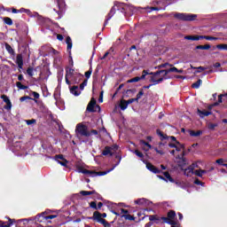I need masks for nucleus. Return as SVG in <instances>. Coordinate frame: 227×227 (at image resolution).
<instances>
[{
    "mask_svg": "<svg viewBox=\"0 0 227 227\" xmlns=\"http://www.w3.org/2000/svg\"><path fill=\"white\" fill-rule=\"evenodd\" d=\"M143 95H145V90L143 89H140V90L137 94L136 98H130L129 100H126V102H128V106H129V104H134V102H139V99H141Z\"/></svg>",
    "mask_w": 227,
    "mask_h": 227,
    "instance_id": "nucleus-11",
    "label": "nucleus"
},
{
    "mask_svg": "<svg viewBox=\"0 0 227 227\" xmlns=\"http://www.w3.org/2000/svg\"><path fill=\"white\" fill-rule=\"evenodd\" d=\"M55 1L59 8V11H57L59 19H61V17H63V13H65V10H67V4L65 3V0H55Z\"/></svg>",
    "mask_w": 227,
    "mask_h": 227,
    "instance_id": "nucleus-6",
    "label": "nucleus"
},
{
    "mask_svg": "<svg viewBox=\"0 0 227 227\" xmlns=\"http://www.w3.org/2000/svg\"><path fill=\"white\" fill-rule=\"evenodd\" d=\"M91 74H93V68L90 67V69L87 72H85L86 79H90V77H91Z\"/></svg>",
    "mask_w": 227,
    "mask_h": 227,
    "instance_id": "nucleus-46",
    "label": "nucleus"
},
{
    "mask_svg": "<svg viewBox=\"0 0 227 227\" xmlns=\"http://www.w3.org/2000/svg\"><path fill=\"white\" fill-rule=\"evenodd\" d=\"M134 153H135V155H137V157H139V159H144L145 158V154H143L141 153V151H139V150H135Z\"/></svg>",
    "mask_w": 227,
    "mask_h": 227,
    "instance_id": "nucleus-45",
    "label": "nucleus"
},
{
    "mask_svg": "<svg viewBox=\"0 0 227 227\" xmlns=\"http://www.w3.org/2000/svg\"><path fill=\"white\" fill-rule=\"evenodd\" d=\"M4 24H7V26H13V20H12V18H9V17L4 18Z\"/></svg>",
    "mask_w": 227,
    "mask_h": 227,
    "instance_id": "nucleus-37",
    "label": "nucleus"
},
{
    "mask_svg": "<svg viewBox=\"0 0 227 227\" xmlns=\"http://www.w3.org/2000/svg\"><path fill=\"white\" fill-rule=\"evenodd\" d=\"M202 40H209V41L214 40V41H215V40H219V38L210 36V35H202Z\"/></svg>",
    "mask_w": 227,
    "mask_h": 227,
    "instance_id": "nucleus-43",
    "label": "nucleus"
},
{
    "mask_svg": "<svg viewBox=\"0 0 227 227\" xmlns=\"http://www.w3.org/2000/svg\"><path fill=\"white\" fill-rule=\"evenodd\" d=\"M7 222L0 221V227H11L12 224H13V222L12 219L9 218V223L6 224Z\"/></svg>",
    "mask_w": 227,
    "mask_h": 227,
    "instance_id": "nucleus-32",
    "label": "nucleus"
},
{
    "mask_svg": "<svg viewBox=\"0 0 227 227\" xmlns=\"http://www.w3.org/2000/svg\"><path fill=\"white\" fill-rule=\"evenodd\" d=\"M75 74V70L72 67L66 68V75L67 77H73Z\"/></svg>",
    "mask_w": 227,
    "mask_h": 227,
    "instance_id": "nucleus-22",
    "label": "nucleus"
},
{
    "mask_svg": "<svg viewBox=\"0 0 227 227\" xmlns=\"http://www.w3.org/2000/svg\"><path fill=\"white\" fill-rule=\"evenodd\" d=\"M210 44H206V45H197L196 49L199 51H208L210 49Z\"/></svg>",
    "mask_w": 227,
    "mask_h": 227,
    "instance_id": "nucleus-31",
    "label": "nucleus"
},
{
    "mask_svg": "<svg viewBox=\"0 0 227 227\" xmlns=\"http://www.w3.org/2000/svg\"><path fill=\"white\" fill-rule=\"evenodd\" d=\"M114 7L117 8V10H121L122 12H126L127 8H129V10H133L134 8V6L121 2H115Z\"/></svg>",
    "mask_w": 227,
    "mask_h": 227,
    "instance_id": "nucleus-9",
    "label": "nucleus"
},
{
    "mask_svg": "<svg viewBox=\"0 0 227 227\" xmlns=\"http://www.w3.org/2000/svg\"><path fill=\"white\" fill-rule=\"evenodd\" d=\"M114 13H116V8L112 7L109 13L106 15V19L105 20L104 26H107V24H109V21L111 20V19H113V17L114 16Z\"/></svg>",
    "mask_w": 227,
    "mask_h": 227,
    "instance_id": "nucleus-13",
    "label": "nucleus"
},
{
    "mask_svg": "<svg viewBox=\"0 0 227 227\" xmlns=\"http://www.w3.org/2000/svg\"><path fill=\"white\" fill-rule=\"evenodd\" d=\"M184 40H192V41H194V35H186V36H184Z\"/></svg>",
    "mask_w": 227,
    "mask_h": 227,
    "instance_id": "nucleus-64",
    "label": "nucleus"
},
{
    "mask_svg": "<svg viewBox=\"0 0 227 227\" xmlns=\"http://www.w3.org/2000/svg\"><path fill=\"white\" fill-rule=\"evenodd\" d=\"M149 221L155 223L156 224H164V220L162 219V216H159V215H149Z\"/></svg>",
    "mask_w": 227,
    "mask_h": 227,
    "instance_id": "nucleus-12",
    "label": "nucleus"
},
{
    "mask_svg": "<svg viewBox=\"0 0 227 227\" xmlns=\"http://www.w3.org/2000/svg\"><path fill=\"white\" fill-rule=\"evenodd\" d=\"M119 107L121 109V111H125V109H127V107H129V103L127 102V100L122 99V100H121Z\"/></svg>",
    "mask_w": 227,
    "mask_h": 227,
    "instance_id": "nucleus-25",
    "label": "nucleus"
},
{
    "mask_svg": "<svg viewBox=\"0 0 227 227\" xmlns=\"http://www.w3.org/2000/svg\"><path fill=\"white\" fill-rule=\"evenodd\" d=\"M140 145H143L144 146L147 147L146 149H145V152H148L149 150H152V145H150V143H148L145 140H140Z\"/></svg>",
    "mask_w": 227,
    "mask_h": 227,
    "instance_id": "nucleus-29",
    "label": "nucleus"
},
{
    "mask_svg": "<svg viewBox=\"0 0 227 227\" xmlns=\"http://www.w3.org/2000/svg\"><path fill=\"white\" fill-rule=\"evenodd\" d=\"M90 219H92L93 221H97L98 223H99L100 220L102 219V213H100L98 211H95L93 213V216L90 217Z\"/></svg>",
    "mask_w": 227,
    "mask_h": 227,
    "instance_id": "nucleus-19",
    "label": "nucleus"
},
{
    "mask_svg": "<svg viewBox=\"0 0 227 227\" xmlns=\"http://www.w3.org/2000/svg\"><path fill=\"white\" fill-rule=\"evenodd\" d=\"M32 95H33L34 98H35L36 100L38 98H40V94L38 92L33 91Z\"/></svg>",
    "mask_w": 227,
    "mask_h": 227,
    "instance_id": "nucleus-62",
    "label": "nucleus"
},
{
    "mask_svg": "<svg viewBox=\"0 0 227 227\" xmlns=\"http://www.w3.org/2000/svg\"><path fill=\"white\" fill-rule=\"evenodd\" d=\"M26 100H35V102H37L36 99H35L29 96H24L20 98V102H24Z\"/></svg>",
    "mask_w": 227,
    "mask_h": 227,
    "instance_id": "nucleus-39",
    "label": "nucleus"
},
{
    "mask_svg": "<svg viewBox=\"0 0 227 227\" xmlns=\"http://www.w3.org/2000/svg\"><path fill=\"white\" fill-rule=\"evenodd\" d=\"M90 208H94V210H97V201H91L90 203Z\"/></svg>",
    "mask_w": 227,
    "mask_h": 227,
    "instance_id": "nucleus-54",
    "label": "nucleus"
},
{
    "mask_svg": "<svg viewBox=\"0 0 227 227\" xmlns=\"http://www.w3.org/2000/svg\"><path fill=\"white\" fill-rule=\"evenodd\" d=\"M92 196L95 200H102V195H100L98 192H97V191H95V192L92 194Z\"/></svg>",
    "mask_w": 227,
    "mask_h": 227,
    "instance_id": "nucleus-49",
    "label": "nucleus"
},
{
    "mask_svg": "<svg viewBox=\"0 0 227 227\" xmlns=\"http://www.w3.org/2000/svg\"><path fill=\"white\" fill-rule=\"evenodd\" d=\"M223 97H227V93H225V94H220V95L218 96V101H219L220 104L223 102Z\"/></svg>",
    "mask_w": 227,
    "mask_h": 227,
    "instance_id": "nucleus-61",
    "label": "nucleus"
},
{
    "mask_svg": "<svg viewBox=\"0 0 227 227\" xmlns=\"http://www.w3.org/2000/svg\"><path fill=\"white\" fill-rule=\"evenodd\" d=\"M74 84H79L82 79H84V75L80 73H75V74L72 77Z\"/></svg>",
    "mask_w": 227,
    "mask_h": 227,
    "instance_id": "nucleus-16",
    "label": "nucleus"
},
{
    "mask_svg": "<svg viewBox=\"0 0 227 227\" xmlns=\"http://www.w3.org/2000/svg\"><path fill=\"white\" fill-rule=\"evenodd\" d=\"M72 51H69V65H71V67H74V59H72Z\"/></svg>",
    "mask_w": 227,
    "mask_h": 227,
    "instance_id": "nucleus-56",
    "label": "nucleus"
},
{
    "mask_svg": "<svg viewBox=\"0 0 227 227\" xmlns=\"http://www.w3.org/2000/svg\"><path fill=\"white\" fill-rule=\"evenodd\" d=\"M145 203H146V199L145 198L135 200L136 205H145Z\"/></svg>",
    "mask_w": 227,
    "mask_h": 227,
    "instance_id": "nucleus-40",
    "label": "nucleus"
},
{
    "mask_svg": "<svg viewBox=\"0 0 227 227\" xmlns=\"http://www.w3.org/2000/svg\"><path fill=\"white\" fill-rule=\"evenodd\" d=\"M175 217H176V212H175V210H169L167 213V216H162V220L166 224H175V223H176Z\"/></svg>",
    "mask_w": 227,
    "mask_h": 227,
    "instance_id": "nucleus-4",
    "label": "nucleus"
},
{
    "mask_svg": "<svg viewBox=\"0 0 227 227\" xmlns=\"http://www.w3.org/2000/svg\"><path fill=\"white\" fill-rule=\"evenodd\" d=\"M34 123H36V120H35V119L27 121V125H33Z\"/></svg>",
    "mask_w": 227,
    "mask_h": 227,
    "instance_id": "nucleus-59",
    "label": "nucleus"
},
{
    "mask_svg": "<svg viewBox=\"0 0 227 227\" xmlns=\"http://www.w3.org/2000/svg\"><path fill=\"white\" fill-rule=\"evenodd\" d=\"M97 109L100 113V106L97 105V100L92 98L87 106L86 111L89 113H97Z\"/></svg>",
    "mask_w": 227,
    "mask_h": 227,
    "instance_id": "nucleus-5",
    "label": "nucleus"
},
{
    "mask_svg": "<svg viewBox=\"0 0 227 227\" xmlns=\"http://www.w3.org/2000/svg\"><path fill=\"white\" fill-rule=\"evenodd\" d=\"M0 98H2V100L6 103V105L4 106V109H5V111H12V105L10 98L4 94L0 97Z\"/></svg>",
    "mask_w": 227,
    "mask_h": 227,
    "instance_id": "nucleus-10",
    "label": "nucleus"
},
{
    "mask_svg": "<svg viewBox=\"0 0 227 227\" xmlns=\"http://www.w3.org/2000/svg\"><path fill=\"white\" fill-rule=\"evenodd\" d=\"M139 81H141V78L139 76H136L134 78H131L129 80H128V83H130V82H139Z\"/></svg>",
    "mask_w": 227,
    "mask_h": 227,
    "instance_id": "nucleus-44",
    "label": "nucleus"
},
{
    "mask_svg": "<svg viewBox=\"0 0 227 227\" xmlns=\"http://www.w3.org/2000/svg\"><path fill=\"white\" fill-rule=\"evenodd\" d=\"M215 127H217V124L209 123L207 125V128L209 129V130H214L215 129Z\"/></svg>",
    "mask_w": 227,
    "mask_h": 227,
    "instance_id": "nucleus-55",
    "label": "nucleus"
},
{
    "mask_svg": "<svg viewBox=\"0 0 227 227\" xmlns=\"http://www.w3.org/2000/svg\"><path fill=\"white\" fill-rule=\"evenodd\" d=\"M75 134L82 137H90L91 136H98V130L91 129L88 130V126L82 123H78L75 128Z\"/></svg>",
    "mask_w": 227,
    "mask_h": 227,
    "instance_id": "nucleus-1",
    "label": "nucleus"
},
{
    "mask_svg": "<svg viewBox=\"0 0 227 227\" xmlns=\"http://www.w3.org/2000/svg\"><path fill=\"white\" fill-rule=\"evenodd\" d=\"M202 134H203V131H201V130H197V131L191 130L190 131V136H192V137H200V136Z\"/></svg>",
    "mask_w": 227,
    "mask_h": 227,
    "instance_id": "nucleus-28",
    "label": "nucleus"
},
{
    "mask_svg": "<svg viewBox=\"0 0 227 227\" xmlns=\"http://www.w3.org/2000/svg\"><path fill=\"white\" fill-rule=\"evenodd\" d=\"M177 160V165L179 168H184V166H187V159L185 158V151H183L180 155L176 157Z\"/></svg>",
    "mask_w": 227,
    "mask_h": 227,
    "instance_id": "nucleus-8",
    "label": "nucleus"
},
{
    "mask_svg": "<svg viewBox=\"0 0 227 227\" xmlns=\"http://www.w3.org/2000/svg\"><path fill=\"white\" fill-rule=\"evenodd\" d=\"M102 155H104L105 157H107V155H110V157H113L114 153H112L110 146H106L105 150L102 152Z\"/></svg>",
    "mask_w": 227,
    "mask_h": 227,
    "instance_id": "nucleus-21",
    "label": "nucleus"
},
{
    "mask_svg": "<svg viewBox=\"0 0 227 227\" xmlns=\"http://www.w3.org/2000/svg\"><path fill=\"white\" fill-rule=\"evenodd\" d=\"M16 86L19 88V90H27L28 88L27 85H23L20 82H17Z\"/></svg>",
    "mask_w": 227,
    "mask_h": 227,
    "instance_id": "nucleus-41",
    "label": "nucleus"
},
{
    "mask_svg": "<svg viewBox=\"0 0 227 227\" xmlns=\"http://www.w3.org/2000/svg\"><path fill=\"white\" fill-rule=\"evenodd\" d=\"M177 72H178V68L172 66V67H170L169 68L167 69L166 74L177 73Z\"/></svg>",
    "mask_w": 227,
    "mask_h": 227,
    "instance_id": "nucleus-38",
    "label": "nucleus"
},
{
    "mask_svg": "<svg viewBox=\"0 0 227 227\" xmlns=\"http://www.w3.org/2000/svg\"><path fill=\"white\" fill-rule=\"evenodd\" d=\"M197 114L200 116V118H205V116H210L212 113L210 111L200 110V108H198Z\"/></svg>",
    "mask_w": 227,
    "mask_h": 227,
    "instance_id": "nucleus-18",
    "label": "nucleus"
},
{
    "mask_svg": "<svg viewBox=\"0 0 227 227\" xmlns=\"http://www.w3.org/2000/svg\"><path fill=\"white\" fill-rule=\"evenodd\" d=\"M88 84V80H84L81 84H80V90L82 91L84 90V87L87 86Z\"/></svg>",
    "mask_w": 227,
    "mask_h": 227,
    "instance_id": "nucleus-50",
    "label": "nucleus"
},
{
    "mask_svg": "<svg viewBox=\"0 0 227 227\" xmlns=\"http://www.w3.org/2000/svg\"><path fill=\"white\" fill-rule=\"evenodd\" d=\"M216 164H219V166H223L224 164V160L223 158H220L215 160Z\"/></svg>",
    "mask_w": 227,
    "mask_h": 227,
    "instance_id": "nucleus-53",
    "label": "nucleus"
},
{
    "mask_svg": "<svg viewBox=\"0 0 227 227\" xmlns=\"http://www.w3.org/2000/svg\"><path fill=\"white\" fill-rule=\"evenodd\" d=\"M115 159H118V162L114 165V167L113 168H110V169L106 170V171H103V173H106V175H107V173H111V171H113L114 169V168H116V166L120 165V162H121V156L116 155Z\"/></svg>",
    "mask_w": 227,
    "mask_h": 227,
    "instance_id": "nucleus-24",
    "label": "nucleus"
},
{
    "mask_svg": "<svg viewBox=\"0 0 227 227\" xmlns=\"http://www.w3.org/2000/svg\"><path fill=\"white\" fill-rule=\"evenodd\" d=\"M216 49H220L221 51H227V44H218L216 45Z\"/></svg>",
    "mask_w": 227,
    "mask_h": 227,
    "instance_id": "nucleus-48",
    "label": "nucleus"
},
{
    "mask_svg": "<svg viewBox=\"0 0 227 227\" xmlns=\"http://www.w3.org/2000/svg\"><path fill=\"white\" fill-rule=\"evenodd\" d=\"M5 50L7 51V52L9 54H11L12 56L15 55V50H13V48L12 47V45H10L8 43H5Z\"/></svg>",
    "mask_w": 227,
    "mask_h": 227,
    "instance_id": "nucleus-23",
    "label": "nucleus"
},
{
    "mask_svg": "<svg viewBox=\"0 0 227 227\" xmlns=\"http://www.w3.org/2000/svg\"><path fill=\"white\" fill-rule=\"evenodd\" d=\"M163 175L165 176V178L167 179L166 182H170L171 184H175V179H173V177H171V174H169V172H163Z\"/></svg>",
    "mask_w": 227,
    "mask_h": 227,
    "instance_id": "nucleus-26",
    "label": "nucleus"
},
{
    "mask_svg": "<svg viewBox=\"0 0 227 227\" xmlns=\"http://www.w3.org/2000/svg\"><path fill=\"white\" fill-rule=\"evenodd\" d=\"M35 223H47V215L45 213H42L35 216Z\"/></svg>",
    "mask_w": 227,
    "mask_h": 227,
    "instance_id": "nucleus-17",
    "label": "nucleus"
},
{
    "mask_svg": "<svg viewBox=\"0 0 227 227\" xmlns=\"http://www.w3.org/2000/svg\"><path fill=\"white\" fill-rule=\"evenodd\" d=\"M203 40V35H193V41Z\"/></svg>",
    "mask_w": 227,
    "mask_h": 227,
    "instance_id": "nucleus-58",
    "label": "nucleus"
},
{
    "mask_svg": "<svg viewBox=\"0 0 227 227\" xmlns=\"http://www.w3.org/2000/svg\"><path fill=\"white\" fill-rule=\"evenodd\" d=\"M78 173H82L83 175H89V176H104L107 175V172L99 171L97 172L95 170H88L83 168L82 167H77Z\"/></svg>",
    "mask_w": 227,
    "mask_h": 227,
    "instance_id": "nucleus-3",
    "label": "nucleus"
},
{
    "mask_svg": "<svg viewBox=\"0 0 227 227\" xmlns=\"http://www.w3.org/2000/svg\"><path fill=\"white\" fill-rule=\"evenodd\" d=\"M219 104H221L219 101L215 102L213 105L209 106L207 107V109L210 111V109H212V107H216V106H219Z\"/></svg>",
    "mask_w": 227,
    "mask_h": 227,
    "instance_id": "nucleus-60",
    "label": "nucleus"
},
{
    "mask_svg": "<svg viewBox=\"0 0 227 227\" xmlns=\"http://www.w3.org/2000/svg\"><path fill=\"white\" fill-rule=\"evenodd\" d=\"M174 17L178 20H183L184 22H192V20H196L198 15L177 12L174 15Z\"/></svg>",
    "mask_w": 227,
    "mask_h": 227,
    "instance_id": "nucleus-2",
    "label": "nucleus"
},
{
    "mask_svg": "<svg viewBox=\"0 0 227 227\" xmlns=\"http://www.w3.org/2000/svg\"><path fill=\"white\" fill-rule=\"evenodd\" d=\"M182 150L183 152H185V145L179 142V144H176V152H182Z\"/></svg>",
    "mask_w": 227,
    "mask_h": 227,
    "instance_id": "nucleus-33",
    "label": "nucleus"
},
{
    "mask_svg": "<svg viewBox=\"0 0 227 227\" xmlns=\"http://www.w3.org/2000/svg\"><path fill=\"white\" fill-rule=\"evenodd\" d=\"M203 81L201 79H199L196 82L192 84V88H193L194 90H198L200 88V86H201Z\"/></svg>",
    "mask_w": 227,
    "mask_h": 227,
    "instance_id": "nucleus-30",
    "label": "nucleus"
},
{
    "mask_svg": "<svg viewBox=\"0 0 227 227\" xmlns=\"http://www.w3.org/2000/svg\"><path fill=\"white\" fill-rule=\"evenodd\" d=\"M80 194L82 196H92V194H95V190L88 192V191H81Z\"/></svg>",
    "mask_w": 227,
    "mask_h": 227,
    "instance_id": "nucleus-34",
    "label": "nucleus"
},
{
    "mask_svg": "<svg viewBox=\"0 0 227 227\" xmlns=\"http://www.w3.org/2000/svg\"><path fill=\"white\" fill-rule=\"evenodd\" d=\"M66 43L67 44V51H71L72 50V38H70V36H67L66 38Z\"/></svg>",
    "mask_w": 227,
    "mask_h": 227,
    "instance_id": "nucleus-35",
    "label": "nucleus"
},
{
    "mask_svg": "<svg viewBox=\"0 0 227 227\" xmlns=\"http://www.w3.org/2000/svg\"><path fill=\"white\" fill-rule=\"evenodd\" d=\"M146 168L149 171H151L152 173H154L155 175H158L159 173H160V169H159L157 167H155L153 164L150 162L146 163Z\"/></svg>",
    "mask_w": 227,
    "mask_h": 227,
    "instance_id": "nucleus-15",
    "label": "nucleus"
},
{
    "mask_svg": "<svg viewBox=\"0 0 227 227\" xmlns=\"http://www.w3.org/2000/svg\"><path fill=\"white\" fill-rule=\"evenodd\" d=\"M59 160H66L65 157L63 156V154H58V155L55 156V160H57V162Z\"/></svg>",
    "mask_w": 227,
    "mask_h": 227,
    "instance_id": "nucleus-52",
    "label": "nucleus"
},
{
    "mask_svg": "<svg viewBox=\"0 0 227 227\" xmlns=\"http://www.w3.org/2000/svg\"><path fill=\"white\" fill-rule=\"evenodd\" d=\"M59 164H60V166H64V168H67V166H68V160L66 159V160H63L62 161L61 160H58Z\"/></svg>",
    "mask_w": 227,
    "mask_h": 227,
    "instance_id": "nucleus-47",
    "label": "nucleus"
},
{
    "mask_svg": "<svg viewBox=\"0 0 227 227\" xmlns=\"http://www.w3.org/2000/svg\"><path fill=\"white\" fill-rule=\"evenodd\" d=\"M205 173H207V170H203V169H199L194 171V175H196V176H200V178L201 176H203V175H205Z\"/></svg>",
    "mask_w": 227,
    "mask_h": 227,
    "instance_id": "nucleus-36",
    "label": "nucleus"
},
{
    "mask_svg": "<svg viewBox=\"0 0 227 227\" xmlns=\"http://www.w3.org/2000/svg\"><path fill=\"white\" fill-rule=\"evenodd\" d=\"M70 93H72V95H74V97H79V95H81V91H79V86H73L70 88Z\"/></svg>",
    "mask_w": 227,
    "mask_h": 227,
    "instance_id": "nucleus-20",
    "label": "nucleus"
},
{
    "mask_svg": "<svg viewBox=\"0 0 227 227\" xmlns=\"http://www.w3.org/2000/svg\"><path fill=\"white\" fill-rule=\"evenodd\" d=\"M119 146L118 145H113L112 146H110V150L111 152H116L118 150Z\"/></svg>",
    "mask_w": 227,
    "mask_h": 227,
    "instance_id": "nucleus-57",
    "label": "nucleus"
},
{
    "mask_svg": "<svg viewBox=\"0 0 227 227\" xmlns=\"http://www.w3.org/2000/svg\"><path fill=\"white\" fill-rule=\"evenodd\" d=\"M150 82H153V84H160V82H162L164 81V79H168V77H161L158 80L155 79V77H157V75H160V72L156 71V72H150Z\"/></svg>",
    "mask_w": 227,
    "mask_h": 227,
    "instance_id": "nucleus-7",
    "label": "nucleus"
},
{
    "mask_svg": "<svg viewBox=\"0 0 227 227\" xmlns=\"http://www.w3.org/2000/svg\"><path fill=\"white\" fill-rule=\"evenodd\" d=\"M16 64L18 65V67L20 68V70H22V68L24 67V57L22 56V54L17 55Z\"/></svg>",
    "mask_w": 227,
    "mask_h": 227,
    "instance_id": "nucleus-14",
    "label": "nucleus"
},
{
    "mask_svg": "<svg viewBox=\"0 0 227 227\" xmlns=\"http://www.w3.org/2000/svg\"><path fill=\"white\" fill-rule=\"evenodd\" d=\"M56 217H58L56 215H46V221H49V219H56Z\"/></svg>",
    "mask_w": 227,
    "mask_h": 227,
    "instance_id": "nucleus-63",
    "label": "nucleus"
},
{
    "mask_svg": "<svg viewBox=\"0 0 227 227\" xmlns=\"http://www.w3.org/2000/svg\"><path fill=\"white\" fill-rule=\"evenodd\" d=\"M122 217H124L126 221H136V217L132 216V215H123Z\"/></svg>",
    "mask_w": 227,
    "mask_h": 227,
    "instance_id": "nucleus-42",
    "label": "nucleus"
},
{
    "mask_svg": "<svg viewBox=\"0 0 227 227\" xmlns=\"http://www.w3.org/2000/svg\"><path fill=\"white\" fill-rule=\"evenodd\" d=\"M156 133L160 136V141H164V139H168V135L164 134L160 129H157Z\"/></svg>",
    "mask_w": 227,
    "mask_h": 227,
    "instance_id": "nucleus-27",
    "label": "nucleus"
},
{
    "mask_svg": "<svg viewBox=\"0 0 227 227\" xmlns=\"http://www.w3.org/2000/svg\"><path fill=\"white\" fill-rule=\"evenodd\" d=\"M33 67H27V75H29V77H33Z\"/></svg>",
    "mask_w": 227,
    "mask_h": 227,
    "instance_id": "nucleus-51",
    "label": "nucleus"
}]
</instances>
